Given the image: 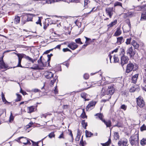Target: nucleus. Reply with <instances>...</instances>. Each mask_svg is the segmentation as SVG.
Returning <instances> with one entry per match:
<instances>
[{"mask_svg": "<svg viewBox=\"0 0 146 146\" xmlns=\"http://www.w3.org/2000/svg\"><path fill=\"white\" fill-rule=\"evenodd\" d=\"M131 144L132 145H138L139 143V135L136 134L131 136L130 138Z\"/></svg>", "mask_w": 146, "mask_h": 146, "instance_id": "f257e3e1", "label": "nucleus"}, {"mask_svg": "<svg viewBox=\"0 0 146 146\" xmlns=\"http://www.w3.org/2000/svg\"><path fill=\"white\" fill-rule=\"evenodd\" d=\"M138 68L137 66L135 64H134L131 63H129L127 65L126 72L127 73H129L133 70V71L135 70Z\"/></svg>", "mask_w": 146, "mask_h": 146, "instance_id": "f03ea898", "label": "nucleus"}, {"mask_svg": "<svg viewBox=\"0 0 146 146\" xmlns=\"http://www.w3.org/2000/svg\"><path fill=\"white\" fill-rule=\"evenodd\" d=\"M106 12L107 15L111 18L115 13V9L113 7H108L106 9Z\"/></svg>", "mask_w": 146, "mask_h": 146, "instance_id": "7ed1b4c3", "label": "nucleus"}, {"mask_svg": "<svg viewBox=\"0 0 146 146\" xmlns=\"http://www.w3.org/2000/svg\"><path fill=\"white\" fill-rule=\"evenodd\" d=\"M17 141L19 143H21L24 144L25 145L29 143L30 144H31L28 139L26 137H23L18 138L17 139Z\"/></svg>", "mask_w": 146, "mask_h": 146, "instance_id": "20e7f679", "label": "nucleus"}, {"mask_svg": "<svg viewBox=\"0 0 146 146\" xmlns=\"http://www.w3.org/2000/svg\"><path fill=\"white\" fill-rule=\"evenodd\" d=\"M136 102L137 105L141 108H142L145 106V102L143 98L139 96L136 98Z\"/></svg>", "mask_w": 146, "mask_h": 146, "instance_id": "39448f33", "label": "nucleus"}, {"mask_svg": "<svg viewBox=\"0 0 146 146\" xmlns=\"http://www.w3.org/2000/svg\"><path fill=\"white\" fill-rule=\"evenodd\" d=\"M38 64L36 65L33 68L35 69L42 70L43 69V67H45V65L42 62V60L38 59Z\"/></svg>", "mask_w": 146, "mask_h": 146, "instance_id": "423d86ee", "label": "nucleus"}, {"mask_svg": "<svg viewBox=\"0 0 146 146\" xmlns=\"http://www.w3.org/2000/svg\"><path fill=\"white\" fill-rule=\"evenodd\" d=\"M128 142L127 139L125 138H123L118 141V145L119 146H127Z\"/></svg>", "mask_w": 146, "mask_h": 146, "instance_id": "0eeeda50", "label": "nucleus"}, {"mask_svg": "<svg viewBox=\"0 0 146 146\" xmlns=\"http://www.w3.org/2000/svg\"><path fill=\"white\" fill-rule=\"evenodd\" d=\"M67 43H68V47L72 50H74L78 47V45L74 42H65L64 44H66Z\"/></svg>", "mask_w": 146, "mask_h": 146, "instance_id": "6e6552de", "label": "nucleus"}, {"mask_svg": "<svg viewBox=\"0 0 146 146\" xmlns=\"http://www.w3.org/2000/svg\"><path fill=\"white\" fill-rule=\"evenodd\" d=\"M13 53H14L17 55L19 58L18 63L17 66L22 68L23 67L21 64L22 59L24 56V54H17L15 52H14Z\"/></svg>", "mask_w": 146, "mask_h": 146, "instance_id": "1a4fd4ad", "label": "nucleus"}, {"mask_svg": "<svg viewBox=\"0 0 146 146\" xmlns=\"http://www.w3.org/2000/svg\"><path fill=\"white\" fill-rule=\"evenodd\" d=\"M115 89L112 86H108V89L107 90L106 94H107L112 95L114 93Z\"/></svg>", "mask_w": 146, "mask_h": 146, "instance_id": "9d476101", "label": "nucleus"}, {"mask_svg": "<svg viewBox=\"0 0 146 146\" xmlns=\"http://www.w3.org/2000/svg\"><path fill=\"white\" fill-rule=\"evenodd\" d=\"M129 60L128 58L124 56H122L121 58V64L122 66L127 63Z\"/></svg>", "mask_w": 146, "mask_h": 146, "instance_id": "9b49d317", "label": "nucleus"}, {"mask_svg": "<svg viewBox=\"0 0 146 146\" xmlns=\"http://www.w3.org/2000/svg\"><path fill=\"white\" fill-rule=\"evenodd\" d=\"M8 67V66L4 62L3 57L0 58V69H5Z\"/></svg>", "mask_w": 146, "mask_h": 146, "instance_id": "f8f14e48", "label": "nucleus"}, {"mask_svg": "<svg viewBox=\"0 0 146 146\" xmlns=\"http://www.w3.org/2000/svg\"><path fill=\"white\" fill-rule=\"evenodd\" d=\"M45 77L48 79H51L54 76V73L50 71H46L44 73Z\"/></svg>", "mask_w": 146, "mask_h": 146, "instance_id": "ddd939ff", "label": "nucleus"}, {"mask_svg": "<svg viewBox=\"0 0 146 146\" xmlns=\"http://www.w3.org/2000/svg\"><path fill=\"white\" fill-rule=\"evenodd\" d=\"M102 122L104 123L107 127H110L111 126V120H106L104 119Z\"/></svg>", "mask_w": 146, "mask_h": 146, "instance_id": "4468645a", "label": "nucleus"}, {"mask_svg": "<svg viewBox=\"0 0 146 146\" xmlns=\"http://www.w3.org/2000/svg\"><path fill=\"white\" fill-rule=\"evenodd\" d=\"M35 16V15L33 14H28L26 17H27V19L26 20L27 22L29 21H32V19L33 18V17Z\"/></svg>", "mask_w": 146, "mask_h": 146, "instance_id": "2eb2a0df", "label": "nucleus"}, {"mask_svg": "<svg viewBox=\"0 0 146 146\" xmlns=\"http://www.w3.org/2000/svg\"><path fill=\"white\" fill-rule=\"evenodd\" d=\"M133 50L132 48L131 47L129 48L127 50V54H129L131 57L134 56L135 54V52L133 51Z\"/></svg>", "mask_w": 146, "mask_h": 146, "instance_id": "dca6fc26", "label": "nucleus"}, {"mask_svg": "<svg viewBox=\"0 0 146 146\" xmlns=\"http://www.w3.org/2000/svg\"><path fill=\"white\" fill-rule=\"evenodd\" d=\"M95 115L97 116V117H96V118H99L102 121L104 119L103 118L104 115L103 114L101 113H96Z\"/></svg>", "mask_w": 146, "mask_h": 146, "instance_id": "f3484780", "label": "nucleus"}, {"mask_svg": "<svg viewBox=\"0 0 146 146\" xmlns=\"http://www.w3.org/2000/svg\"><path fill=\"white\" fill-rule=\"evenodd\" d=\"M96 104L95 102H91L89 103L87 106L86 107V110L88 111V110H91V107L94 106Z\"/></svg>", "mask_w": 146, "mask_h": 146, "instance_id": "a211bd4d", "label": "nucleus"}, {"mask_svg": "<svg viewBox=\"0 0 146 146\" xmlns=\"http://www.w3.org/2000/svg\"><path fill=\"white\" fill-rule=\"evenodd\" d=\"M124 41V39L122 36L119 37L117 38V41L116 42L117 43L118 45L121 44Z\"/></svg>", "mask_w": 146, "mask_h": 146, "instance_id": "6ab92c4d", "label": "nucleus"}, {"mask_svg": "<svg viewBox=\"0 0 146 146\" xmlns=\"http://www.w3.org/2000/svg\"><path fill=\"white\" fill-rule=\"evenodd\" d=\"M61 1H66V0H46V2L48 4H51L56 2Z\"/></svg>", "mask_w": 146, "mask_h": 146, "instance_id": "aec40b11", "label": "nucleus"}, {"mask_svg": "<svg viewBox=\"0 0 146 146\" xmlns=\"http://www.w3.org/2000/svg\"><path fill=\"white\" fill-rule=\"evenodd\" d=\"M121 33V31L119 28H117L113 35L115 36H119Z\"/></svg>", "mask_w": 146, "mask_h": 146, "instance_id": "412c9836", "label": "nucleus"}, {"mask_svg": "<svg viewBox=\"0 0 146 146\" xmlns=\"http://www.w3.org/2000/svg\"><path fill=\"white\" fill-rule=\"evenodd\" d=\"M138 75V74H136L132 76V81L133 83H135L136 82Z\"/></svg>", "mask_w": 146, "mask_h": 146, "instance_id": "4be33fe9", "label": "nucleus"}, {"mask_svg": "<svg viewBox=\"0 0 146 146\" xmlns=\"http://www.w3.org/2000/svg\"><path fill=\"white\" fill-rule=\"evenodd\" d=\"M31 141L34 146H42V142H40V141H39L37 142H35L32 140Z\"/></svg>", "mask_w": 146, "mask_h": 146, "instance_id": "5701e85b", "label": "nucleus"}, {"mask_svg": "<svg viewBox=\"0 0 146 146\" xmlns=\"http://www.w3.org/2000/svg\"><path fill=\"white\" fill-rule=\"evenodd\" d=\"M131 44L135 49H138L139 47V44H138L135 40H133L131 42Z\"/></svg>", "mask_w": 146, "mask_h": 146, "instance_id": "b1692460", "label": "nucleus"}, {"mask_svg": "<svg viewBox=\"0 0 146 146\" xmlns=\"http://www.w3.org/2000/svg\"><path fill=\"white\" fill-rule=\"evenodd\" d=\"M88 95L84 92H82L81 93V96L83 98L85 99V101H88L89 100L88 98L86 99Z\"/></svg>", "mask_w": 146, "mask_h": 146, "instance_id": "393cba45", "label": "nucleus"}, {"mask_svg": "<svg viewBox=\"0 0 146 146\" xmlns=\"http://www.w3.org/2000/svg\"><path fill=\"white\" fill-rule=\"evenodd\" d=\"M16 95L17 96V98L15 100V102H18L20 101L22 98L21 95L19 94L18 93H16Z\"/></svg>", "mask_w": 146, "mask_h": 146, "instance_id": "a878e982", "label": "nucleus"}, {"mask_svg": "<svg viewBox=\"0 0 146 146\" xmlns=\"http://www.w3.org/2000/svg\"><path fill=\"white\" fill-rule=\"evenodd\" d=\"M38 20L36 22V23L37 25H39L41 27L42 26V23H41V21L42 19V17H38Z\"/></svg>", "mask_w": 146, "mask_h": 146, "instance_id": "bb28decb", "label": "nucleus"}, {"mask_svg": "<svg viewBox=\"0 0 146 146\" xmlns=\"http://www.w3.org/2000/svg\"><path fill=\"white\" fill-rule=\"evenodd\" d=\"M20 21V17L18 16H16L14 20V23L17 24L19 23Z\"/></svg>", "mask_w": 146, "mask_h": 146, "instance_id": "cd10ccee", "label": "nucleus"}, {"mask_svg": "<svg viewBox=\"0 0 146 146\" xmlns=\"http://www.w3.org/2000/svg\"><path fill=\"white\" fill-rule=\"evenodd\" d=\"M117 21L115 20L111 22L108 25V28H110L113 27L114 25L116 24Z\"/></svg>", "mask_w": 146, "mask_h": 146, "instance_id": "c85d7f7f", "label": "nucleus"}, {"mask_svg": "<svg viewBox=\"0 0 146 146\" xmlns=\"http://www.w3.org/2000/svg\"><path fill=\"white\" fill-rule=\"evenodd\" d=\"M113 62L114 63H117L119 61V59L116 55H114L113 57Z\"/></svg>", "mask_w": 146, "mask_h": 146, "instance_id": "c756f323", "label": "nucleus"}, {"mask_svg": "<svg viewBox=\"0 0 146 146\" xmlns=\"http://www.w3.org/2000/svg\"><path fill=\"white\" fill-rule=\"evenodd\" d=\"M146 20V12L143 13L141 15V20Z\"/></svg>", "mask_w": 146, "mask_h": 146, "instance_id": "7c9ffc66", "label": "nucleus"}, {"mask_svg": "<svg viewBox=\"0 0 146 146\" xmlns=\"http://www.w3.org/2000/svg\"><path fill=\"white\" fill-rule=\"evenodd\" d=\"M67 25L65 26L64 27V29L65 31H67L69 32L70 33V25L68 24L67 23H66Z\"/></svg>", "mask_w": 146, "mask_h": 146, "instance_id": "2f4dec72", "label": "nucleus"}, {"mask_svg": "<svg viewBox=\"0 0 146 146\" xmlns=\"http://www.w3.org/2000/svg\"><path fill=\"white\" fill-rule=\"evenodd\" d=\"M127 16L126 17H132L135 16V13L133 12H129L127 13Z\"/></svg>", "mask_w": 146, "mask_h": 146, "instance_id": "473e14b6", "label": "nucleus"}, {"mask_svg": "<svg viewBox=\"0 0 146 146\" xmlns=\"http://www.w3.org/2000/svg\"><path fill=\"white\" fill-rule=\"evenodd\" d=\"M114 127H122L123 126V124L122 123L118 122L116 125L113 126Z\"/></svg>", "mask_w": 146, "mask_h": 146, "instance_id": "72a5a7b5", "label": "nucleus"}, {"mask_svg": "<svg viewBox=\"0 0 146 146\" xmlns=\"http://www.w3.org/2000/svg\"><path fill=\"white\" fill-rule=\"evenodd\" d=\"M141 145L144 146L146 144V138H143L140 141Z\"/></svg>", "mask_w": 146, "mask_h": 146, "instance_id": "f704fd0d", "label": "nucleus"}, {"mask_svg": "<svg viewBox=\"0 0 146 146\" xmlns=\"http://www.w3.org/2000/svg\"><path fill=\"white\" fill-rule=\"evenodd\" d=\"M57 77L56 76H55L53 80H51L50 82V84L51 86H53L54 83L56 81V80L57 79Z\"/></svg>", "mask_w": 146, "mask_h": 146, "instance_id": "c9c22d12", "label": "nucleus"}, {"mask_svg": "<svg viewBox=\"0 0 146 146\" xmlns=\"http://www.w3.org/2000/svg\"><path fill=\"white\" fill-rule=\"evenodd\" d=\"M28 112L31 113L33 112L34 110V108L33 106H31L29 107H28Z\"/></svg>", "mask_w": 146, "mask_h": 146, "instance_id": "e433bc0d", "label": "nucleus"}, {"mask_svg": "<svg viewBox=\"0 0 146 146\" xmlns=\"http://www.w3.org/2000/svg\"><path fill=\"white\" fill-rule=\"evenodd\" d=\"M85 133H86V136L87 137H90L93 135V133H91V132L88 131L87 130L86 131Z\"/></svg>", "mask_w": 146, "mask_h": 146, "instance_id": "4c0bfd02", "label": "nucleus"}, {"mask_svg": "<svg viewBox=\"0 0 146 146\" xmlns=\"http://www.w3.org/2000/svg\"><path fill=\"white\" fill-rule=\"evenodd\" d=\"M1 97L2 100L3 102H5V104H6L7 103H8V102L6 100L5 98V96L3 92H2L1 93Z\"/></svg>", "mask_w": 146, "mask_h": 146, "instance_id": "58836bf2", "label": "nucleus"}, {"mask_svg": "<svg viewBox=\"0 0 146 146\" xmlns=\"http://www.w3.org/2000/svg\"><path fill=\"white\" fill-rule=\"evenodd\" d=\"M114 137L115 139H117L119 138V136L118 133L115 132L114 133Z\"/></svg>", "mask_w": 146, "mask_h": 146, "instance_id": "ea45409f", "label": "nucleus"}, {"mask_svg": "<svg viewBox=\"0 0 146 146\" xmlns=\"http://www.w3.org/2000/svg\"><path fill=\"white\" fill-rule=\"evenodd\" d=\"M111 140L110 139H109L108 142L104 143H101V144L103 146H108L109 145L110 143Z\"/></svg>", "mask_w": 146, "mask_h": 146, "instance_id": "a19ab883", "label": "nucleus"}, {"mask_svg": "<svg viewBox=\"0 0 146 146\" xmlns=\"http://www.w3.org/2000/svg\"><path fill=\"white\" fill-rule=\"evenodd\" d=\"M76 42L78 44H82V42L81 41V39L80 38H78L75 40Z\"/></svg>", "mask_w": 146, "mask_h": 146, "instance_id": "79ce46f5", "label": "nucleus"}, {"mask_svg": "<svg viewBox=\"0 0 146 146\" xmlns=\"http://www.w3.org/2000/svg\"><path fill=\"white\" fill-rule=\"evenodd\" d=\"M90 3V1L88 0H84V7L86 8L88 7L87 5Z\"/></svg>", "mask_w": 146, "mask_h": 146, "instance_id": "37998d69", "label": "nucleus"}, {"mask_svg": "<svg viewBox=\"0 0 146 146\" xmlns=\"http://www.w3.org/2000/svg\"><path fill=\"white\" fill-rule=\"evenodd\" d=\"M82 111L83 112L81 115V117L82 118H84L86 117V113L84 111V109H82Z\"/></svg>", "mask_w": 146, "mask_h": 146, "instance_id": "c03bdc74", "label": "nucleus"}, {"mask_svg": "<svg viewBox=\"0 0 146 146\" xmlns=\"http://www.w3.org/2000/svg\"><path fill=\"white\" fill-rule=\"evenodd\" d=\"M25 58L26 59L31 62L33 63L35 61L34 60H33L32 58L28 56H26Z\"/></svg>", "mask_w": 146, "mask_h": 146, "instance_id": "a18cd8bd", "label": "nucleus"}, {"mask_svg": "<svg viewBox=\"0 0 146 146\" xmlns=\"http://www.w3.org/2000/svg\"><path fill=\"white\" fill-rule=\"evenodd\" d=\"M82 124L83 125V127L85 128H86V127L87 126V123H85L84 120L82 121Z\"/></svg>", "mask_w": 146, "mask_h": 146, "instance_id": "49530a36", "label": "nucleus"}, {"mask_svg": "<svg viewBox=\"0 0 146 146\" xmlns=\"http://www.w3.org/2000/svg\"><path fill=\"white\" fill-rule=\"evenodd\" d=\"M14 119V117L13 115L12 112H11V114L9 117L10 121H12Z\"/></svg>", "mask_w": 146, "mask_h": 146, "instance_id": "de8ad7c7", "label": "nucleus"}, {"mask_svg": "<svg viewBox=\"0 0 146 146\" xmlns=\"http://www.w3.org/2000/svg\"><path fill=\"white\" fill-rule=\"evenodd\" d=\"M131 38H128L127 39L126 41V44H130L131 43Z\"/></svg>", "mask_w": 146, "mask_h": 146, "instance_id": "09e8293b", "label": "nucleus"}, {"mask_svg": "<svg viewBox=\"0 0 146 146\" xmlns=\"http://www.w3.org/2000/svg\"><path fill=\"white\" fill-rule=\"evenodd\" d=\"M114 5L115 6H120L121 7H122V3L120 2H115L114 4Z\"/></svg>", "mask_w": 146, "mask_h": 146, "instance_id": "8fccbe9b", "label": "nucleus"}, {"mask_svg": "<svg viewBox=\"0 0 146 146\" xmlns=\"http://www.w3.org/2000/svg\"><path fill=\"white\" fill-rule=\"evenodd\" d=\"M120 50L121 52V55L122 54V56H124V54H125L124 50L123 48H121L119 49Z\"/></svg>", "mask_w": 146, "mask_h": 146, "instance_id": "3c124183", "label": "nucleus"}, {"mask_svg": "<svg viewBox=\"0 0 146 146\" xmlns=\"http://www.w3.org/2000/svg\"><path fill=\"white\" fill-rule=\"evenodd\" d=\"M121 108L124 110H125L126 109L127 106L124 104H123L121 106Z\"/></svg>", "mask_w": 146, "mask_h": 146, "instance_id": "603ef678", "label": "nucleus"}, {"mask_svg": "<svg viewBox=\"0 0 146 146\" xmlns=\"http://www.w3.org/2000/svg\"><path fill=\"white\" fill-rule=\"evenodd\" d=\"M33 124V123L32 122H30L29 123L26 125L27 128H29L31 127V126Z\"/></svg>", "mask_w": 146, "mask_h": 146, "instance_id": "864d4df0", "label": "nucleus"}, {"mask_svg": "<svg viewBox=\"0 0 146 146\" xmlns=\"http://www.w3.org/2000/svg\"><path fill=\"white\" fill-rule=\"evenodd\" d=\"M54 136V135L53 132H52L50 133L48 135L49 137L50 138H52Z\"/></svg>", "mask_w": 146, "mask_h": 146, "instance_id": "5fc2aeb1", "label": "nucleus"}, {"mask_svg": "<svg viewBox=\"0 0 146 146\" xmlns=\"http://www.w3.org/2000/svg\"><path fill=\"white\" fill-rule=\"evenodd\" d=\"M141 131H142L146 130V127L144 125H143L140 128Z\"/></svg>", "mask_w": 146, "mask_h": 146, "instance_id": "6e6d98bb", "label": "nucleus"}, {"mask_svg": "<svg viewBox=\"0 0 146 146\" xmlns=\"http://www.w3.org/2000/svg\"><path fill=\"white\" fill-rule=\"evenodd\" d=\"M84 77L85 79H87L89 78V75L88 74H85L84 75Z\"/></svg>", "mask_w": 146, "mask_h": 146, "instance_id": "4d7b16f0", "label": "nucleus"}, {"mask_svg": "<svg viewBox=\"0 0 146 146\" xmlns=\"http://www.w3.org/2000/svg\"><path fill=\"white\" fill-rule=\"evenodd\" d=\"M20 92L24 95H27V93L26 92L23 91L21 88Z\"/></svg>", "mask_w": 146, "mask_h": 146, "instance_id": "13d9d810", "label": "nucleus"}, {"mask_svg": "<svg viewBox=\"0 0 146 146\" xmlns=\"http://www.w3.org/2000/svg\"><path fill=\"white\" fill-rule=\"evenodd\" d=\"M54 92L55 94H57L58 93V91L57 88V86H56L54 90Z\"/></svg>", "mask_w": 146, "mask_h": 146, "instance_id": "bf43d9fd", "label": "nucleus"}, {"mask_svg": "<svg viewBox=\"0 0 146 146\" xmlns=\"http://www.w3.org/2000/svg\"><path fill=\"white\" fill-rule=\"evenodd\" d=\"M62 50L64 52L71 51L68 48H64L62 49Z\"/></svg>", "mask_w": 146, "mask_h": 146, "instance_id": "052dcab7", "label": "nucleus"}, {"mask_svg": "<svg viewBox=\"0 0 146 146\" xmlns=\"http://www.w3.org/2000/svg\"><path fill=\"white\" fill-rule=\"evenodd\" d=\"M84 37H85V38L86 39V41L85 42V43H89L88 42H89V41L90 40H91V39L90 38H88L87 37H86V36H84Z\"/></svg>", "mask_w": 146, "mask_h": 146, "instance_id": "680f3d73", "label": "nucleus"}, {"mask_svg": "<svg viewBox=\"0 0 146 146\" xmlns=\"http://www.w3.org/2000/svg\"><path fill=\"white\" fill-rule=\"evenodd\" d=\"M80 135H78V136H77L75 140L76 141H78L80 139Z\"/></svg>", "mask_w": 146, "mask_h": 146, "instance_id": "e2e57ef3", "label": "nucleus"}, {"mask_svg": "<svg viewBox=\"0 0 146 146\" xmlns=\"http://www.w3.org/2000/svg\"><path fill=\"white\" fill-rule=\"evenodd\" d=\"M32 91L33 92H39L40 91V90L37 89H35L32 90Z\"/></svg>", "mask_w": 146, "mask_h": 146, "instance_id": "0e129e2a", "label": "nucleus"}, {"mask_svg": "<svg viewBox=\"0 0 146 146\" xmlns=\"http://www.w3.org/2000/svg\"><path fill=\"white\" fill-rule=\"evenodd\" d=\"M58 138L59 139H61V138H64V135L63 133H61L60 135V136L58 137Z\"/></svg>", "mask_w": 146, "mask_h": 146, "instance_id": "69168bd1", "label": "nucleus"}, {"mask_svg": "<svg viewBox=\"0 0 146 146\" xmlns=\"http://www.w3.org/2000/svg\"><path fill=\"white\" fill-rule=\"evenodd\" d=\"M52 56V54H48L47 55V57L48 58V61L50 60V57Z\"/></svg>", "mask_w": 146, "mask_h": 146, "instance_id": "338daca9", "label": "nucleus"}, {"mask_svg": "<svg viewBox=\"0 0 146 146\" xmlns=\"http://www.w3.org/2000/svg\"><path fill=\"white\" fill-rule=\"evenodd\" d=\"M112 82L111 81H108L107 82H105L104 84H103L104 85H105L106 84H109L110 83H111Z\"/></svg>", "mask_w": 146, "mask_h": 146, "instance_id": "774afa93", "label": "nucleus"}]
</instances>
